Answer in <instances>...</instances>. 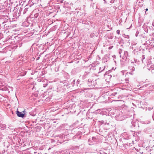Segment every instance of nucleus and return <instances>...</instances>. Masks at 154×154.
<instances>
[{
	"instance_id": "f257e3e1",
	"label": "nucleus",
	"mask_w": 154,
	"mask_h": 154,
	"mask_svg": "<svg viewBox=\"0 0 154 154\" xmlns=\"http://www.w3.org/2000/svg\"><path fill=\"white\" fill-rule=\"evenodd\" d=\"M152 58H138L135 59V58H132V60H131V63L134 65H138L140 63H144L145 64V62H146V64L147 65H150L152 64L151 59Z\"/></svg>"
},
{
	"instance_id": "f03ea898",
	"label": "nucleus",
	"mask_w": 154,
	"mask_h": 154,
	"mask_svg": "<svg viewBox=\"0 0 154 154\" xmlns=\"http://www.w3.org/2000/svg\"><path fill=\"white\" fill-rule=\"evenodd\" d=\"M115 112L116 115L115 116V117L117 120L121 121L125 119V117H124L122 111L116 110V111Z\"/></svg>"
},
{
	"instance_id": "7ed1b4c3",
	"label": "nucleus",
	"mask_w": 154,
	"mask_h": 154,
	"mask_svg": "<svg viewBox=\"0 0 154 154\" xmlns=\"http://www.w3.org/2000/svg\"><path fill=\"white\" fill-rule=\"evenodd\" d=\"M146 88L149 89L150 92H154V84L153 83L146 84L140 87L139 89L141 90V88Z\"/></svg>"
},
{
	"instance_id": "20e7f679",
	"label": "nucleus",
	"mask_w": 154,
	"mask_h": 154,
	"mask_svg": "<svg viewBox=\"0 0 154 154\" xmlns=\"http://www.w3.org/2000/svg\"><path fill=\"white\" fill-rule=\"evenodd\" d=\"M125 109H127V110L124 111L123 113L125 119L126 118L129 117L132 115V113L130 111L129 107L126 106H124L123 107V110Z\"/></svg>"
},
{
	"instance_id": "39448f33",
	"label": "nucleus",
	"mask_w": 154,
	"mask_h": 154,
	"mask_svg": "<svg viewBox=\"0 0 154 154\" xmlns=\"http://www.w3.org/2000/svg\"><path fill=\"white\" fill-rule=\"evenodd\" d=\"M99 81V80H95L93 81L91 79H88L87 82V84L90 87H94L97 85V82Z\"/></svg>"
},
{
	"instance_id": "423d86ee",
	"label": "nucleus",
	"mask_w": 154,
	"mask_h": 154,
	"mask_svg": "<svg viewBox=\"0 0 154 154\" xmlns=\"http://www.w3.org/2000/svg\"><path fill=\"white\" fill-rule=\"evenodd\" d=\"M129 62V59L122 58L120 60V63L122 65L125 66L127 65Z\"/></svg>"
},
{
	"instance_id": "0eeeda50",
	"label": "nucleus",
	"mask_w": 154,
	"mask_h": 154,
	"mask_svg": "<svg viewBox=\"0 0 154 154\" xmlns=\"http://www.w3.org/2000/svg\"><path fill=\"white\" fill-rule=\"evenodd\" d=\"M16 113L17 114V116L19 117L22 118L25 117L24 114L22 112H19L18 111H16Z\"/></svg>"
},
{
	"instance_id": "6e6552de",
	"label": "nucleus",
	"mask_w": 154,
	"mask_h": 154,
	"mask_svg": "<svg viewBox=\"0 0 154 154\" xmlns=\"http://www.w3.org/2000/svg\"><path fill=\"white\" fill-rule=\"evenodd\" d=\"M122 136L124 139H128L130 138V136L126 133H123Z\"/></svg>"
},
{
	"instance_id": "1a4fd4ad",
	"label": "nucleus",
	"mask_w": 154,
	"mask_h": 154,
	"mask_svg": "<svg viewBox=\"0 0 154 154\" xmlns=\"http://www.w3.org/2000/svg\"><path fill=\"white\" fill-rule=\"evenodd\" d=\"M96 140V139L94 137H92L91 138H90L88 140V142L89 144L91 145L90 144L91 143H93V142H95Z\"/></svg>"
},
{
	"instance_id": "9d476101",
	"label": "nucleus",
	"mask_w": 154,
	"mask_h": 154,
	"mask_svg": "<svg viewBox=\"0 0 154 154\" xmlns=\"http://www.w3.org/2000/svg\"><path fill=\"white\" fill-rule=\"evenodd\" d=\"M99 69V68L98 67H97L96 66H92L90 68V69L91 70H93L94 71V72H97V70H98Z\"/></svg>"
},
{
	"instance_id": "9b49d317",
	"label": "nucleus",
	"mask_w": 154,
	"mask_h": 154,
	"mask_svg": "<svg viewBox=\"0 0 154 154\" xmlns=\"http://www.w3.org/2000/svg\"><path fill=\"white\" fill-rule=\"evenodd\" d=\"M99 60H97L95 61H94L91 64L92 66H96L99 63H100Z\"/></svg>"
},
{
	"instance_id": "f8f14e48",
	"label": "nucleus",
	"mask_w": 154,
	"mask_h": 154,
	"mask_svg": "<svg viewBox=\"0 0 154 154\" xmlns=\"http://www.w3.org/2000/svg\"><path fill=\"white\" fill-rule=\"evenodd\" d=\"M64 91L63 88L60 86H59L57 88V92H62Z\"/></svg>"
},
{
	"instance_id": "ddd939ff",
	"label": "nucleus",
	"mask_w": 154,
	"mask_h": 154,
	"mask_svg": "<svg viewBox=\"0 0 154 154\" xmlns=\"http://www.w3.org/2000/svg\"><path fill=\"white\" fill-rule=\"evenodd\" d=\"M137 134H140V133H139V132L134 133V135H133V136L134 137H136V141H138V140H139V136Z\"/></svg>"
},
{
	"instance_id": "4468645a",
	"label": "nucleus",
	"mask_w": 154,
	"mask_h": 154,
	"mask_svg": "<svg viewBox=\"0 0 154 154\" xmlns=\"http://www.w3.org/2000/svg\"><path fill=\"white\" fill-rule=\"evenodd\" d=\"M129 57L128 52L127 51H125L123 53V55H122V57L123 58H127L128 57Z\"/></svg>"
},
{
	"instance_id": "2eb2a0df",
	"label": "nucleus",
	"mask_w": 154,
	"mask_h": 154,
	"mask_svg": "<svg viewBox=\"0 0 154 154\" xmlns=\"http://www.w3.org/2000/svg\"><path fill=\"white\" fill-rule=\"evenodd\" d=\"M129 68L131 71V72H129V73L131 75H133V74L132 73V72L134 71L135 68L134 67L132 66H130Z\"/></svg>"
},
{
	"instance_id": "dca6fc26",
	"label": "nucleus",
	"mask_w": 154,
	"mask_h": 154,
	"mask_svg": "<svg viewBox=\"0 0 154 154\" xmlns=\"http://www.w3.org/2000/svg\"><path fill=\"white\" fill-rule=\"evenodd\" d=\"M6 128V125L3 124H0V129L4 130Z\"/></svg>"
},
{
	"instance_id": "f3484780",
	"label": "nucleus",
	"mask_w": 154,
	"mask_h": 154,
	"mask_svg": "<svg viewBox=\"0 0 154 154\" xmlns=\"http://www.w3.org/2000/svg\"><path fill=\"white\" fill-rule=\"evenodd\" d=\"M105 67V66H103V67H100L99 68V70H100V71L99 72H98V73H99L102 72L103 70L104 69Z\"/></svg>"
},
{
	"instance_id": "a211bd4d",
	"label": "nucleus",
	"mask_w": 154,
	"mask_h": 154,
	"mask_svg": "<svg viewBox=\"0 0 154 154\" xmlns=\"http://www.w3.org/2000/svg\"><path fill=\"white\" fill-rule=\"evenodd\" d=\"M151 93V92H150V91L148 89V90H146L145 91L144 94L146 95H147L150 94V93Z\"/></svg>"
},
{
	"instance_id": "6ab92c4d",
	"label": "nucleus",
	"mask_w": 154,
	"mask_h": 154,
	"mask_svg": "<svg viewBox=\"0 0 154 154\" xmlns=\"http://www.w3.org/2000/svg\"><path fill=\"white\" fill-rule=\"evenodd\" d=\"M129 85L130 84L128 82L124 83L123 84V85L127 88L129 87Z\"/></svg>"
},
{
	"instance_id": "aec40b11",
	"label": "nucleus",
	"mask_w": 154,
	"mask_h": 154,
	"mask_svg": "<svg viewBox=\"0 0 154 154\" xmlns=\"http://www.w3.org/2000/svg\"><path fill=\"white\" fill-rule=\"evenodd\" d=\"M26 71H24L20 73V76H23L26 74Z\"/></svg>"
},
{
	"instance_id": "412c9836",
	"label": "nucleus",
	"mask_w": 154,
	"mask_h": 154,
	"mask_svg": "<svg viewBox=\"0 0 154 154\" xmlns=\"http://www.w3.org/2000/svg\"><path fill=\"white\" fill-rule=\"evenodd\" d=\"M47 55L44 54V53H43L42 54L41 53L39 55V56L37 58H39V57H47Z\"/></svg>"
},
{
	"instance_id": "4be33fe9",
	"label": "nucleus",
	"mask_w": 154,
	"mask_h": 154,
	"mask_svg": "<svg viewBox=\"0 0 154 154\" xmlns=\"http://www.w3.org/2000/svg\"><path fill=\"white\" fill-rule=\"evenodd\" d=\"M122 50L121 49H119V53L120 54V57H122V55L121 54V53H122Z\"/></svg>"
},
{
	"instance_id": "5701e85b",
	"label": "nucleus",
	"mask_w": 154,
	"mask_h": 154,
	"mask_svg": "<svg viewBox=\"0 0 154 154\" xmlns=\"http://www.w3.org/2000/svg\"><path fill=\"white\" fill-rule=\"evenodd\" d=\"M20 57L22 58H23L24 57L27 58V57H29V56H25L24 54H23V53H22L20 55V56L19 57Z\"/></svg>"
},
{
	"instance_id": "b1692460",
	"label": "nucleus",
	"mask_w": 154,
	"mask_h": 154,
	"mask_svg": "<svg viewBox=\"0 0 154 154\" xmlns=\"http://www.w3.org/2000/svg\"><path fill=\"white\" fill-rule=\"evenodd\" d=\"M133 142H134V141H132L131 143H130L128 142L126 144V145H127V146H132V144H134Z\"/></svg>"
},
{
	"instance_id": "393cba45",
	"label": "nucleus",
	"mask_w": 154,
	"mask_h": 154,
	"mask_svg": "<svg viewBox=\"0 0 154 154\" xmlns=\"http://www.w3.org/2000/svg\"><path fill=\"white\" fill-rule=\"evenodd\" d=\"M111 71V70H109L107 72H106L104 74V76H105V75L109 74V73Z\"/></svg>"
},
{
	"instance_id": "a878e982",
	"label": "nucleus",
	"mask_w": 154,
	"mask_h": 154,
	"mask_svg": "<svg viewBox=\"0 0 154 154\" xmlns=\"http://www.w3.org/2000/svg\"><path fill=\"white\" fill-rule=\"evenodd\" d=\"M131 124L132 125V126H133V127H135L136 126L135 123L134 121L131 122Z\"/></svg>"
},
{
	"instance_id": "bb28decb",
	"label": "nucleus",
	"mask_w": 154,
	"mask_h": 154,
	"mask_svg": "<svg viewBox=\"0 0 154 154\" xmlns=\"http://www.w3.org/2000/svg\"><path fill=\"white\" fill-rule=\"evenodd\" d=\"M29 114L31 115H32V116H35V113L33 112H29Z\"/></svg>"
},
{
	"instance_id": "cd10ccee",
	"label": "nucleus",
	"mask_w": 154,
	"mask_h": 154,
	"mask_svg": "<svg viewBox=\"0 0 154 154\" xmlns=\"http://www.w3.org/2000/svg\"><path fill=\"white\" fill-rule=\"evenodd\" d=\"M110 121H107L106 120H105V124L108 125L109 124Z\"/></svg>"
},
{
	"instance_id": "c85d7f7f",
	"label": "nucleus",
	"mask_w": 154,
	"mask_h": 154,
	"mask_svg": "<svg viewBox=\"0 0 154 154\" xmlns=\"http://www.w3.org/2000/svg\"><path fill=\"white\" fill-rule=\"evenodd\" d=\"M117 94H118V93L117 92H114L112 93L111 94V95L112 96H115Z\"/></svg>"
},
{
	"instance_id": "c756f323",
	"label": "nucleus",
	"mask_w": 154,
	"mask_h": 154,
	"mask_svg": "<svg viewBox=\"0 0 154 154\" xmlns=\"http://www.w3.org/2000/svg\"><path fill=\"white\" fill-rule=\"evenodd\" d=\"M99 122L101 124V125L104 124H105V121L101 120L99 121Z\"/></svg>"
},
{
	"instance_id": "7c9ffc66",
	"label": "nucleus",
	"mask_w": 154,
	"mask_h": 154,
	"mask_svg": "<svg viewBox=\"0 0 154 154\" xmlns=\"http://www.w3.org/2000/svg\"><path fill=\"white\" fill-rule=\"evenodd\" d=\"M27 10H28V8H26L24 11V12H23V14H24L25 13H26V11H27Z\"/></svg>"
},
{
	"instance_id": "2f4dec72",
	"label": "nucleus",
	"mask_w": 154,
	"mask_h": 154,
	"mask_svg": "<svg viewBox=\"0 0 154 154\" xmlns=\"http://www.w3.org/2000/svg\"><path fill=\"white\" fill-rule=\"evenodd\" d=\"M117 33L119 35H120V30H118L116 31Z\"/></svg>"
},
{
	"instance_id": "473e14b6",
	"label": "nucleus",
	"mask_w": 154,
	"mask_h": 154,
	"mask_svg": "<svg viewBox=\"0 0 154 154\" xmlns=\"http://www.w3.org/2000/svg\"><path fill=\"white\" fill-rule=\"evenodd\" d=\"M129 79L128 78H126L125 79V81L126 82H128Z\"/></svg>"
},
{
	"instance_id": "72a5a7b5",
	"label": "nucleus",
	"mask_w": 154,
	"mask_h": 154,
	"mask_svg": "<svg viewBox=\"0 0 154 154\" xmlns=\"http://www.w3.org/2000/svg\"><path fill=\"white\" fill-rule=\"evenodd\" d=\"M113 46H110L109 47L108 49L109 50H110V49H112L113 48Z\"/></svg>"
},
{
	"instance_id": "f704fd0d",
	"label": "nucleus",
	"mask_w": 154,
	"mask_h": 154,
	"mask_svg": "<svg viewBox=\"0 0 154 154\" xmlns=\"http://www.w3.org/2000/svg\"><path fill=\"white\" fill-rule=\"evenodd\" d=\"M27 54V52H26L24 53H23V54H24L25 56H28Z\"/></svg>"
},
{
	"instance_id": "c9c22d12",
	"label": "nucleus",
	"mask_w": 154,
	"mask_h": 154,
	"mask_svg": "<svg viewBox=\"0 0 154 154\" xmlns=\"http://www.w3.org/2000/svg\"><path fill=\"white\" fill-rule=\"evenodd\" d=\"M75 82V80H73V81H72V84H74Z\"/></svg>"
},
{
	"instance_id": "e433bc0d",
	"label": "nucleus",
	"mask_w": 154,
	"mask_h": 154,
	"mask_svg": "<svg viewBox=\"0 0 154 154\" xmlns=\"http://www.w3.org/2000/svg\"><path fill=\"white\" fill-rule=\"evenodd\" d=\"M151 66L152 67H151V68H150H150H149V69H149V70H151H151H152V69H152V66Z\"/></svg>"
},
{
	"instance_id": "4c0bfd02",
	"label": "nucleus",
	"mask_w": 154,
	"mask_h": 154,
	"mask_svg": "<svg viewBox=\"0 0 154 154\" xmlns=\"http://www.w3.org/2000/svg\"><path fill=\"white\" fill-rule=\"evenodd\" d=\"M68 135H69V134L68 135H67L66 136L64 135V139H65V137L66 138L67 136H68Z\"/></svg>"
},
{
	"instance_id": "58836bf2",
	"label": "nucleus",
	"mask_w": 154,
	"mask_h": 154,
	"mask_svg": "<svg viewBox=\"0 0 154 154\" xmlns=\"http://www.w3.org/2000/svg\"><path fill=\"white\" fill-rule=\"evenodd\" d=\"M140 3L141 4H140V6L141 7L143 6V2H141Z\"/></svg>"
},
{
	"instance_id": "ea45409f",
	"label": "nucleus",
	"mask_w": 154,
	"mask_h": 154,
	"mask_svg": "<svg viewBox=\"0 0 154 154\" xmlns=\"http://www.w3.org/2000/svg\"><path fill=\"white\" fill-rule=\"evenodd\" d=\"M140 3L141 4H140V6L141 7L143 6V2H141Z\"/></svg>"
},
{
	"instance_id": "a19ab883",
	"label": "nucleus",
	"mask_w": 154,
	"mask_h": 154,
	"mask_svg": "<svg viewBox=\"0 0 154 154\" xmlns=\"http://www.w3.org/2000/svg\"><path fill=\"white\" fill-rule=\"evenodd\" d=\"M122 111H123V112H123V113H124V111L127 110V109H125L124 110H123V108L122 109Z\"/></svg>"
},
{
	"instance_id": "79ce46f5",
	"label": "nucleus",
	"mask_w": 154,
	"mask_h": 154,
	"mask_svg": "<svg viewBox=\"0 0 154 154\" xmlns=\"http://www.w3.org/2000/svg\"><path fill=\"white\" fill-rule=\"evenodd\" d=\"M75 59H76V60H79V59H81V58H75Z\"/></svg>"
},
{
	"instance_id": "37998d69",
	"label": "nucleus",
	"mask_w": 154,
	"mask_h": 154,
	"mask_svg": "<svg viewBox=\"0 0 154 154\" xmlns=\"http://www.w3.org/2000/svg\"><path fill=\"white\" fill-rule=\"evenodd\" d=\"M38 80L39 82H41L42 81L41 79H38Z\"/></svg>"
},
{
	"instance_id": "c03bdc74",
	"label": "nucleus",
	"mask_w": 154,
	"mask_h": 154,
	"mask_svg": "<svg viewBox=\"0 0 154 154\" xmlns=\"http://www.w3.org/2000/svg\"><path fill=\"white\" fill-rule=\"evenodd\" d=\"M62 82L63 84H64V83H65V81H62Z\"/></svg>"
},
{
	"instance_id": "a18cd8bd",
	"label": "nucleus",
	"mask_w": 154,
	"mask_h": 154,
	"mask_svg": "<svg viewBox=\"0 0 154 154\" xmlns=\"http://www.w3.org/2000/svg\"><path fill=\"white\" fill-rule=\"evenodd\" d=\"M79 61L78 60L77 62H75V63H79Z\"/></svg>"
},
{
	"instance_id": "49530a36",
	"label": "nucleus",
	"mask_w": 154,
	"mask_h": 154,
	"mask_svg": "<svg viewBox=\"0 0 154 154\" xmlns=\"http://www.w3.org/2000/svg\"><path fill=\"white\" fill-rule=\"evenodd\" d=\"M79 81H78V80H77V82L78 84H79Z\"/></svg>"
},
{
	"instance_id": "de8ad7c7",
	"label": "nucleus",
	"mask_w": 154,
	"mask_h": 154,
	"mask_svg": "<svg viewBox=\"0 0 154 154\" xmlns=\"http://www.w3.org/2000/svg\"><path fill=\"white\" fill-rule=\"evenodd\" d=\"M68 85H67H67H66V87L68 88Z\"/></svg>"
},
{
	"instance_id": "09e8293b",
	"label": "nucleus",
	"mask_w": 154,
	"mask_h": 154,
	"mask_svg": "<svg viewBox=\"0 0 154 154\" xmlns=\"http://www.w3.org/2000/svg\"><path fill=\"white\" fill-rule=\"evenodd\" d=\"M47 85V84H46V85H45V86L44 85V87H45V86H46Z\"/></svg>"
},
{
	"instance_id": "8fccbe9b",
	"label": "nucleus",
	"mask_w": 154,
	"mask_h": 154,
	"mask_svg": "<svg viewBox=\"0 0 154 154\" xmlns=\"http://www.w3.org/2000/svg\"><path fill=\"white\" fill-rule=\"evenodd\" d=\"M39 59V58H37V59H36V60H38Z\"/></svg>"
},
{
	"instance_id": "3c124183",
	"label": "nucleus",
	"mask_w": 154,
	"mask_h": 154,
	"mask_svg": "<svg viewBox=\"0 0 154 154\" xmlns=\"http://www.w3.org/2000/svg\"><path fill=\"white\" fill-rule=\"evenodd\" d=\"M83 60V61H84L85 62V60Z\"/></svg>"
},
{
	"instance_id": "603ef678",
	"label": "nucleus",
	"mask_w": 154,
	"mask_h": 154,
	"mask_svg": "<svg viewBox=\"0 0 154 154\" xmlns=\"http://www.w3.org/2000/svg\"><path fill=\"white\" fill-rule=\"evenodd\" d=\"M110 2H111V3H113V2H112V1H111Z\"/></svg>"
},
{
	"instance_id": "864d4df0",
	"label": "nucleus",
	"mask_w": 154,
	"mask_h": 154,
	"mask_svg": "<svg viewBox=\"0 0 154 154\" xmlns=\"http://www.w3.org/2000/svg\"><path fill=\"white\" fill-rule=\"evenodd\" d=\"M74 70H75V69H73L72 70V71H74Z\"/></svg>"
},
{
	"instance_id": "5fc2aeb1",
	"label": "nucleus",
	"mask_w": 154,
	"mask_h": 154,
	"mask_svg": "<svg viewBox=\"0 0 154 154\" xmlns=\"http://www.w3.org/2000/svg\"><path fill=\"white\" fill-rule=\"evenodd\" d=\"M146 11H147L148 10V9L146 8Z\"/></svg>"
},
{
	"instance_id": "6e6d98bb",
	"label": "nucleus",
	"mask_w": 154,
	"mask_h": 154,
	"mask_svg": "<svg viewBox=\"0 0 154 154\" xmlns=\"http://www.w3.org/2000/svg\"><path fill=\"white\" fill-rule=\"evenodd\" d=\"M136 44H137V43H136L135 44H134V45H135Z\"/></svg>"
},
{
	"instance_id": "4d7b16f0",
	"label": "nucleus",
	"mask_w": 154,
	"mask_h": 154,
	"mask_svg": "<svg viewBox=\"0 0 154 154\" xmlns=\"http://www.w3.org/2000/svg\"><path fill=\"white\" fill-rule=\"evenodd\" d=\"M66 85H64V86H65Z\"/></svg>"
},
{
	"instance_id": "13d9d810",
	"label": "nucleus",
	"mask_w": 154,
	"mask_h": 154,
	"mask_svg": "<svg viewBox=\"0 0 154 154\" xmlns=\"http://www.w3.org/2000/svg\"><path fill=\"white\" fill-rule=\"evenodd\" d=\"M21 46V45L19 46L20 47Z\"/></svg>"
},
{
	"instance_id": "bf43d9fd",
	"label": "nucleus",
	"mask_w": 154,
	"mask_h": 154,
	"mask_svg": "<svg viewBox=\"0 0 154 154\" xmlns=\"http://www.w3.org/2000/svg\"><path fill=\"white\" fill-rule=\"evenodd\" d=\"M109 76H110V77L111 76L110 75H109Z\"/></svg>"
},
{
	"instance_id": "052dcab7",
	"label": "nucleus",
	"mask_w": 154,
	"mask_h": 154,
	"mask_svg": "<svg viewBox=\"0 0 154 154\" xmlns=\"http://www.w3.org/2000/svg\"><path fill=\"white\" fill-rule=\"evenodd\" d=\"M153 59H154V58H153Z\"/></svg>"
}]
</instances>
